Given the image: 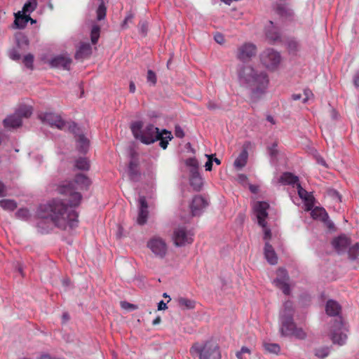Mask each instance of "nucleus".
Wrapping results in <instances>:
<instances>
[{
	"label": "nucleus",
	"instance_id": "1",
	"mask_svg": "<svg viewBox=\"0 0 359 359\" xmlns=\"http://www.w3.org/2000/svg\"><path fill=\"white\" fill-rule=\"evenodd\" d=\"M90 184V179L85 175H76L74 181L62 184L57 189V193L65 198L53 199L41 205L38 210L39 216L42 219H49L62 230L76 228L79 215L72 208L78 206L82 198L77 190L88 189Z\"/></svg>",
	"mask_w": 359,
	"mask_h": 359
},
{
	"label": "nucleus",
	"instance_id": "2",
	"mask_svg": "<svg viewBox=\"0 0 359 359\" xmlns=\"http://www.w3.org/2000/svg\"><path fill=\"white\" fill-rule=\"evenodd\" d=\"M130 129L134 137L145 144H150L159 140V146L165 149L168 147L169 141L173 137L172 133L166 129L160 130L158 128L153 124H148L143 128L142 121H135L131 124Z\"/></svg>",
	"mask_w": 359,
	"mask_h": 359
},
{
	"label": "nucleus",
	"instance_id": "3",
	"mask_svg": "<svg viewBox=\"0 0 359 359\" xmlns=\"http://www.w3.org/2000/svg\"><path fill=\"white\" fill-rule=\"evenodd\" d=\"M238 77L242 83L249 87L254 95L263 93L269 84L267 74L258 72L251 66H243L238 72Z\"/></svg>",
	"mask_w": 359,
	"mask_h": 359
},
{
	"label": "nucleus",
	"instance_id": "4",
	"mask_svg": "<svg viewBox=\"0 0 359 359\" xmlns=\"http://www.w3.org/2000/svg\"><path fill=\"white\" fill-rule=\"evenodd\" d=\"M192 355H198L199 359H221L220 348L214 340L206 341L203 344L194 343L190 348Z\"/></svg>",
	"mask_w": 359,
	"mask_h": 359
},
{
	"label": "nucleus",
	"instance_id": "5",
	"mask_svg": "<svg viewBox=\"0 0 359 359\" xmlns=\"http://www.w3.org/2000/svg\"><path fill=\"white\" fill-rule=\"evenodd\" d=\"M39 117L43 123H46L60 130H68L74 134H76L79 131V128L74 122H65L58 114L46 112L40 114Z\"/></svg>",
	"mask_w": 359,
	"mask_h": 359
},
{
	"label": "nucleus",
	"instance_id": "6",
	"mask_svg": "<svg viewBox=\"0 0 359 359\" xmlns=\"http://www.w3.org/2000/svg\"><path fill=\"white\" fill-rule=\"evenodd\" d=\"M346 328L344 327L342 319L339 317L331 323L330 330L329 336L334 344L343 346L345 344L347 335L345 333Z\"/></svg>",
	"mask_w": 359,
	"mask_h": 359
},
{
	"label": "nucleus",
	"instance_id": "7",
	"mask_svg": "<svg viewBox=\"0 0 359 359\" xmlns=\"http://www.w3.org/2000/svg\"><path fill=\"white\" fill-rule=\"evenodd\" d=\"M260 60L267 69L273 70L279 65L281 57L278 52L268 48L261 53Z\"/></svg>",
	"mask_w": 359,
	"mask_h": 359
},
{
	"label": "nucleus",
	"instance_id": "8",
	"mask_svg": "<svg viewBox=\"0 0 359 359\" xmlns=\"http://www.w3.org/2000/svg\"><path fill=\"white\" fill-rule=\"evenodd\" d=\"M147 248L158 258L163 259L168 252V246L164 239L159 236L151 238L147 244Z\"/></svg>",
	"mask_w": 359,
	"mask_h": 359
},
{
	"label": "nucleus",
	"instance_id": "9",
	"mask_svg": "<svg viewBox=\"0 0 359 359\" xmlns=\"http://www.w3.org/2000/svg\"><path fill=\"white\" fill-rule=\"evenodd\" d=\"M174 244L177 247L184 246L194 241L193 233L187 231L185 227L180 226L175 229L172 235Z\"/></svg>",
	"mask_w": 359,
	"mask_h": 359
},
{
	"label": "nucleus",
	"instance_id": "10",
	"mask_svg": "<svg viewBox=\"0 0 359 359\" xmlns=\"http://www.w3.org/2000/svg\"><path fill=\"white\" fill-rule=\"evenodd\" d=\"M257 47L252 43H245L240 46L236 51L237 58L243 62L250 60L256 55Z\"/></svg>",
	"mask_w": 359,
	"mask_h": 359
},
{
	"label": "nucleus",
	"instance_id": "11",
	"mask_svg": "<svg viewBox=\"0 0 359 359\" xmlns=\"http://www.w3.org/2000/svg\"><path fill=\"white\" fill-rule=\"evenodd\" d=\"M294 309L292 302L286 301L283 304V309L280 312L281 327H285L294 323L293 320Z\"/></svg>",
	"mask_w": 359,
	"mask_h": 359
},
{
	"label": "nucleus",
	"instance_id": "12",
	"mask_svg": "<svg viewBox=\"0 0 359 359\" xmlns=\"http://www.w3.org/2000/svg\"><path fill=\"white\" fill-rule=\"evenodd\" d=\"M288 280L289 276L286 270L284 269H279L277 271V278L274 280V283L276 287L280 289L286 295L290 294V292Z\"/></svg>",
	"mask_w": 359,
	"mask_h": 359
},
{
	"label": "nucleus",
	"instance_id": "13",
	"mask_svg": "<svg viewBox=\"0 0 359 359\" xmlns=\"http://www.w3.org/2000/svg\"><path fill=\"white\" fill-rule=\"evenodd\" d=\"M269 208V203L264 201H259L255 205L258 224L262 227H265L266 224L265 219L268 217L267 210Z\"/></svg>",
	"mask_w": 359,
	"mask_h": 359
},
{
	"label": "nucleus",
	"instance_id": "14",
	"mask_svg": "<svg viewBox=\"0 0 359 359\" xmlns=\"http://www.w3.org/2000/svg\"><path fill=\"white\" fill-rule=\"evenodd\" d=\"M280 332L283 336H294L299 339H304L306 337V332L302 329L297 327L294 323L285 327H280Z\"/></svg>",
	"mask_w": 359,
	"mask_h": 359
},
{
	"label": "nucleus",
	"instance_id": "15",
	"mask_svg": "<svg viewBox=\"0 0 359 359\" xmlns=\"http://www.w3.org/2000/svg\"><path fill=\"white\" fill-rule=\"evenodd\" d=\"M350 244V238L345 235H341L333 239L332 241L333 248L339 254L345 252Z\"/></svg>",
	"mask_w": 359,
	"mask_h": 359
},
{
	"label": "nucleus",
	"instance_id": "16",
	"mask_svg": "<svg viewBox=\"0 0 359 359\" xmlns=\"http://www.w3.org/2000/svg\"><path fill=\"white\" fill-rule=\"evenodd\" d=\"M208 205L206 200L201 196H196L190 205L191 211L193 216L200 215L201 210Z\"/></svg>",
	"mask_w": 359,
	"mask_h": 359
},
{
	"label": "nucleus",
	"instance_id": "17",
	"mask_svg": "<svg viewBox=\"0 0 359 359\" xmlns=\"http://www.w3.org/2000/svg\"><path fill=\"white\" fill-rule=\"evenodd\" d=\"M72 60L64 55L55 57L49 61L51 67L62 68L64 69H69Z\"/></svg>",
	"mask_w": 359,
	"mask_h": 359
},
{
	"label": "nucleus",
	"instance_id": "18",
	"mask_svg": "<svg viewBox=\"0 0 359 359\" xmlns=\"http://www.w3.org/2000/svg\"><path fill=\"white\" fill-rule=\"evenodd\" d=\"M264 256L270 264L275 265L278 263L277 255L271 244L266 242L264 246Z\"/></svg>",
	"mask_w": 359,
	"mask_h": 359
},
{
	"label": "nucleus",
	"instance_id": "19",
	"mask_svg": "<svg viewBox=\"0 0 359 359\" xmlns=\"http://www.w3.org/2000/svg\"><path fill=\"white\" fill-rule=\"evenodd\" d=\"M92 53V48L88 43L82 42L80 43L75 57L76 59H84L88 57Z\"/></svg>",
	"mask_w": 359,
	"mask_h": 359
},
{
	"label": "nucleus",
	"instance_id": "20",
	"mask_svg": "<svg viewBox=\"0 0 359 359\" xmlns=\"http://www.w3.org/2000/svg\"><path fill=\"white\" fill-rule=\"evenodd\" d=\"M190 184L195 191H200L203 186V179L198 171L190 172Z\"/></svg>",
	"mask_w": 359,
	"mask_h": 359
},
{
	"label": "nucleus",
	"instance_id": "21",
	"mask_svg": "<svg viewBox=\"0 0 359 359\" xmlns=\"http://www.w3.org/2000/svg\"><path fill=\"white\" fill-rule=\"evenodd\" d=\"M341 309V306L336 301L328 300L327 302L325 311L327 315L330 316H337L340 313Z\"/></svg>",
	"mask_w": 359,
	"mask_h": 359
},
{
	"label": "nucleus",
	"instance_id": "22",
	"mask_svg": "<svg viewBox=\"0 0 359 359\" xmlns=\"http://www.w3.org/2000/svg\"><path fill=\"white\" fill-rule=\"evenodd\" d=\"M4 124L6 128H17L22 125V119L15 112L14 114L5 118Z\"/></svg>",
	"mask_w": 359,
	"mask_h": 359
},
{
	"label": "nucleus",
	"instance_id": "23",
	"mask_svg": "<svg viewBox=\"0 0 359 359\" xmlns=\"http://www.w3.org/2000/svg\"><path fill=\"white\" fill-rule=\"evenodd\" d=\"M276 11L278 15L284 18H290L293 16L292 10L287 4H278Z\"/></svg>",
	"mask_w": 359,
	"mask_h": 359
},
{
	"label": "nucleus",
	"instance_id": "24",
	"mask_svg": "<svg viewBox=\"0 0 359 359\" xmlns=\"http://www.w3.org/2000/svg\"><path fill=\"white\" fill-rule=\"evenodd\" d=\"M31 20L29 15L26 13L19 12L15 15V24L20 29H23L27 23Z\"/></svg>",
	"mask_w": 359,
	"mask_h": 359
},
{
	"label": "nucleus",
	"instance_id": "25",
	"mask_svg": "<svg viewBox=\"0 0 359 359\" xmlns=\"http://www.w3.org/2000/svg\"><path fill=\"white\" fill-rule=\"evenodd\" d=\"M279 182L284 184H299L298 177L294 175L291 172H284L280 177Z\"/></svg>",
	"mask_w": 359,
	"mask_h": 359
},
{
	"label": "nucleus",
	"instance_id": "26",
	"mask_svg": "<svg viewBox=\"0 0 359 359\" xmlns=\"http://www.w3.org/2000/svg\"><path fill=\"white\" fill-rule=\"evenodd\" d=\"M271 27L267 28L266 35L269 40L271 42H275L279 40L280 35L276 27L273 26L272 21L269 22Z\"/></svg>",
	"mask_w": 359,
	"mask_h": 359
},
{
	"label": "nucleus",
	"instance_id": "27",
	"mask_svg": "<svg viewBox=\"0 0 359 359\" xmlns=\"http://www.w3.org/2000/svg\"><path fill=\"white\" fill-rule=\"evenodd\" d=\"M248 157V154L247 151H242L233 163L234 167L238 170L243 168L247 163Z\"/></svg>",
	"mask_w": 359,
	"mask_h": 359
},
{
	"label": "nucleus",
	"instance_id": "28",
	"mask_svg": "<svg viewBox=\"0 0 359 359\" xmlns=\"http://www.w3.org/2000/svg\"><path fill=\"white\" fill-rule=\"evenodd\" d=\"M128 175L131 180L137 181L140 175L138 165L134 161H130L128 166Z\"/></svg>",
	"mask_w": 359,
	"mask_h": 359
},
{
	"label": "nucleus",
	"instance_id": "29",
	"mask_svg": "<svg viewBox=\"0 0 359 359\" xmlns=\"http://www.w3.org/2000/svg\"><path fill=\"white\" fill-rule=\"evenodd\" d=\"M331 352V347L323 346L316 348L313 351L314 355L320 359H324L327 357Z\"/></svg>",
	"mask_w": 359,
	"mask_h": 359
},
{
	"label": "nucleus",
	"instance_id": "30",
	"mask_svg": "<svg viewBox=\"0 0 359 359\" xmlns=\"http://www.w3.org/2000/svg\"><path fill=\"white\" fill-rule=\"evenodd\" d=\"M311 215L314 219H319L323 222H326L329 218L328 214L324 208H316L311 212Z\"/></svg>",
	"mask_w": 359,
	"mask_h": 359
},
{
	"label": "nucleus",
	"instance_id": "31",
	"mask_svg": "<svg viewBox=\"0 0 359 359\" xmlns=\"http://www.w3.org/2000/svg\"><path fill=\"white\" fill-rule=\"evenodd\" d=\"M77 147L81 153H86L89 147V141L83 135H79L76 139Z\"/></svg>",
	"mask_w": 359,
	"mask_h": 359
},
{
	"label": "nucleus",
	"instance_id": "32",
	"mask_svg": "<svg viewBox=\"0 0 359 359\" xmlns=\"http://www.w3.org/2000/svg\"><path fill=\"white\" fill-rule=\"evenodd\" d=\"M348 257L353 262H356L357 266L359 265V244L355 243L348 250Z\"/></svg>",
	"mask_w": 359,
	"mask_h": 359
},
{
	"label": "nucleus",
	"instance_id": "33",
	"mask_svg": "<svg viewBox=\"0 0 359 359\" xmlns=\"http://www.w3.org/2000/svg\"><path fill=\"white\" fill-rule=\"evenodd\" d=\"M179 306L182 309H193L195 308V302L184 297H180L178 299Z\"/></svg>",
	"mask_w": 359,
	"mask_h": 359
},
{
	"label": "nucleus",
	"instance_id": "34",
	"mask_svg": "<svg viewBox=\"0 0 359 359\" xmlns=\"http://www.w3.org/2000/svg\"><path fill=\"white\" fill-rule=\"evenodd\" d=\"M75 167L81 170H88L90 168L89 161L86 158L80 157L76 161Z\"/></svg>",
	"mask_w": 359,
	"mask_h": 359
},
{
	"label": "nucleus",
	"instance_id": "35",
	"mask_svg": "<svg viewBox=\"0 0 359 359\" xmlns=\"http://www.w3.org/2000/svg\"><path fill=\"white\" fill-rule=\"evenodd\" d=\"M0 206L6 210H14L17 208V203L15 201L11 199L0 200Z\"/></svg>",
	"mask_w": 359,
	"mask_h": 359
},
{
	"label": "nucleus",
	"instance_id": "36",
	"mask_svg": "<svg viewBox=\"0 0 359 359\" xmlns=\"http://www.w3.org/2000/svg\"><path fill=\"white\" fill-rule=\"evenodd\" d=\"M16 113L18 114V116L22 118H29L32 114V107L29 106H22L20 107Z\"/></svg>",
	"mask_w": 359,
	"mask_h": 359
},
{
	"label": "nucleus",
	"instance_id": "37",
	"mask_svg": "<svg viewBox=\"0 0 359 359\" xmlns=\"http://www.w3.org/2000/svg\"><path fill=\"white\" fill-rule=\"evenodd\" d=\"M100 27L98 25H94L90 32V39L93 44H96L100 38Z\"/></svg>",
	"mask_w": 359,
	"mask_h": 359
},
{
	"label": "nucleus",
	"instance_id": "38",
	"mask_svg": "<svg viewBox=\"0 0 359 359\" xmlns=\"http://www.w3.org/2000/svg\"><path fill=\"white\" fill-rule=\"evenodd\" d=\"M149 212L148 210L140 209L137 222L140 225L144 224L148 218Z\"/></svg>",
	"mask_w": 359,
	"mask_h": 359
},
{
	"label": "nucleus",
	"instance_id": "39",
	"mask_svg": "<svg viewBox=\"0 0 359 359\" xmlns=\"http://www.w3.org/2000/svg\"><path fill=\"white\" fill-rule=\"evenodd\" d=\"M287 48L290 53L295 54L300 49V44L294 39H290L287 43Z\"/></svg>",
	"mask_w": 359,
	"mask_h": 359
},
{
	"label": "nucleus",
	"instance_id": "40",
	"mask_svg": "<svg viewBox=\"0 0 359 359\" xmlns=\"http://www.w3.org/2000/svg\"><path fill=\"white\" fill-rule=\"evenodd\" d=\"M185 163L190 167V172L198 171V162L196 158H189L186 160Z\"/></svg>",
	"mask_w": 359,
	"mask_h": 359
},
{
	"label": "nucleus",
	"instance_id": "41",
	"mask_svg": "<svg viewBox=\"0 0 359 359\" xmlns=\"http://www.w3.org/2000/svg\"><path fill=\"white\" fill-rule=\"evenodd\" d=\"M36 7H37V2L31 0V1H28L24 5V6L22 8V13H32L36 8Z\"/></svg>",
	"mask_w": 359,
	"mask_h": 359
},
{
	"label": "nucleus",
	"instance_id": "42",
	"mask_svg": "<svg viewBox=\"0 0 359 359\" xmlns=\"http://www.w3.org/2000/svg\"><path fill=\"white\" fill-rule=\"evenodd\" d=\"M22 62L27 68L32 70L34 69V55L31 53L26 55L23 58Z\"/></svg>",
	"mask_w": 359,
	"mask_h": 359
},
{
	"label": "nucleus",
	"instance_id": "43",
	"mask_svg": "<svg viewBox=\"0 0 359 359\" xmlns=\"http://www.w3.org/2000/svg\"><path fill=\"white\" fill-rule=\"evenodd\" d=\"M107 8L103 2H102L97 10V18L98 20H103L106 16Z\"/></svg>",
	"mask_w": 359,
	"mask_h": 359
},
{
	"label": "nucleus",
	"instance_id": "44",
	"mask_svg": "<svg viewBox=\"0 0 359 359\" xmlns=\"http://www.w3.org/2000/svg\"><path fill=\"white\" fill-rule=\"evenodd\" d=\"M297 189L298 191L299 196L305 201H309V194L306 190L302 187L301 184L299 183L297 185Z\"/></svg>",
	"mask_w": 359,
	"mask_h": 359
},
{
	"label": "nucleus",
	"instance_id": "45",
	"mask_svg": "<svg viewBox=\"0 0 359 359\" xmlns=\"http://www.w3.org/2000/svg\"><path fill=\"white\" fill-rule=\"evenodd\" d=\"M264 347L268 352L272 353H278L280 350V346L276 344H266Z\"/></svg>",
	"mask_w": 359,
	"mask_h": 359
},
{
	"label": "nucleus",
	"instance_id": "46",
	"mask_svg": "<svg viewBox=\"0 0 359 359\" xmlns=\"http://www.w3.org/2000/svg\"><path fill=\"white\" fill-rule=\"evenodd\" d=\"M147 79L148 82L151 83L152 85H155L157 81L156 75L152 70H148Z\"/></svg>",
	"mask_w": 359,
	"mask_h": 359
},
{
	"label": "nucleus",
	"instance_id": "47",
	"mask_svg": "<svg viewBox=\"0 0 359 359\" xmlns=\"http://www.w3.org/2000/svg\"><path fill=\"white\" fill-rule=\"evenodd\" d=\"M9 57H10L11 59H12L13 60H15V61H18L21 58L20 54L15 48H13V49L10 50V52H9Z\"/></svg>",
	"mask_w": 359,
	"mask_h": 359
},
{
	"label": "nucleus",
	"instance_id": "48",
	"mask_svg": "<svg viewBox=\"0 0 359 359\" xmlns=\"http://www.w3.org/2000/svg\"><path fill=\"white\" fill-rule=\"evenodd\" d=\"M16 215L20 218L25 219L29 216V212L27 209L21 208L18 210V212H16Z\"/></svg>",
	"mask_w": 359,
	"mask_h": 359
},
{
	"label": "nucleus",
	"instance_id": "49",
	"mask_svg": "<svg viewBox=\"0 0 359 359\" xmlns=\"http://www.w3.org/2000/svg\"><path fill=\"white\" fill-rule=\"evenodd\" d=\"M304 97L303 99V102L304 103H306L307 101H309L311 98L313 97V93H312V91L309 89V88H306L304 89Z\"/></svg>",
	"mask_w": 359,
	"mask_h": 359
},
{
	"label": "nucleus",
	"instance_id": "50",
	"mask_svg": "<svg viewBox=\"0 0 359 359\" xmlns=\"http://www.w3.org/2000/svg\"><path fill=\"white\" fill-rule=\"evenodd\" d=\"M208 157V161L205 163V170L208 171L212 170V156L213 155H205Z\"/></svg>",
	"mask_w": 359,
	"mask_h": 359
},
{
	"label": "nucleus",
	"instance_id": "51",
	"mask_svg": "<svg viewBox=\"0 0 359 359\" xmlns=\"http://www.w3.org/2000/svg\"><path fill=\"white\" fill-rule=\"evenodd\" d=\"M140 209L147 210L148 205L144 196H140L139 198Z\"/></svg>",
	"mask_w": 359,
	"mask_h": 359
},
{
	"label": "nucleus",
	"instance_id": "52",
	"mask_svg": "<svg viewBox=\"0 0 359 359\" xmlns=\"http://www.w3.org/2000/svg\"><path fill=\"white\" fill-rule=\"evenodd\" d=\"M175 135L178 138H183L184 137L183 129L179 126H175Z\"/></svg>",
	"mask_w": 359,
	"mask_h": 359
},
{
	"label": "nucleus",
	"instance_id": "53",
	"mask_svg": "<svg viewBox=\"0 0 359 359\" xmlns=\"http://www.w3.org/2000/svg\"><path fill=\"white\" fill-rule=\"evenodd\" d=\"M214 38L215 41L219 44H222L224 42V36L220 33H217Z\"/></svg>",
	"mask_w": 359,
	"mask_h": 359
},
{
	"label": "nucleus",
	"instance_id": "54",
	"mask_svg": "<svg viewBox=\"0 0 359 359\" xmlns=\"http://www.w3.org/2000/svg\"><path fill=\"white\" fill-rule=\"evenodd\" d=\"M264 229V239L265 241H268L271 238V230L269 229H267L265 227H263Z\"/></svg>",
	"mask_w": 359,
	"mask_h": 359
},
{
	"label": "nucleus",
	"instance_id": "55",
	"mask_svg": "<svg viewBox=\"0 0 359 359\" xmlns=\"http://www.w3.org/2000/svg\"><path fill=\"white\" fill-rule=\"evenodd\" d=\"M6 187L4 184L0 182V197L6 196Z\"/></svg>",
	"mask_w": 359,
	"mask_h": 359
},
{
	"label": "nucleus",
	"instance_id": "56",
	"mask_svg": "<svg viewBox=\"0 0 359 359\" xmlns=\"http://www.w3.org/2000/svg\"><path fill=\"white\" fill-rule=\"evenodd\" d=\"M207 107H208V109H209L210 110H214V109H217L219 108L217 104L212 101H210L208 102Z\"/></svg>",
	"mask_w": 359,
	"mask_h": 359
},
{
	"label": "nucleus",
	"instance_id": "57",
	"mask_svg": "<svg viewBox=\"0 0 359 359\" xmlns=\"http://www.w3.org/2000/svg\"><path fill=\"white\" fill-rule=\"evenodd\" d=\"M276 144H273L271 148L269 149V153L271 156H275L277 154V150L276 149Z\"/></svg>",
	"mask_w": 359,
	"mask_h": 359
},
{
	"label": "nucleus",
	"instance_id": "58",
	"mask_svg": "<svg viewBox=\"0 0 359 359\" xmlns=\"http://www.w3.org/2000/svg\"><path fill=\"white\" fill-rule=\"evenodd\" d=\"M167 309L166 304L161 300L158 304V310H165Z\"/></svg>",
	"mask_w": 359,
	"mask_h": 359
},
{
	"label": "nucleus",
	"instance_id": "59",
	"mask_svg": "<svg viewBox=\"0 0 359 359\" xmlns=\"http://www.w3.org/2000/svg\"><path fill=\"white\" fill-rule=\"evenodd\" d=\"M24 43L25 44L26 46H28L29 45V40L27 39V36H23L19 41H18V44L20 45V43Z\"/></svg>",
	"mask_w": 359,
	"mask_h": 359
},
{
	"label": "nucleus",
	"instance_id": "60",
	"mask_svg": "<svg viewBox=\"0 0 359 359\" xmlns=\"http://www.w3.org/2000/svg\"><path fill=\"white\" fill-rule=\"evenodd\" d=\"M241 351V353H243V355L245 354V353H248L249 355L251 354V351L250 348H248V347L246 346H243L241 348V349L239 351Z\"/></svg>",
	"mask_w": 359,
	"mask_h": 359
},
{
	"label": "nucleus",
	"instance_id": "61",
	"mask_svg": "<svg viewBox=\"0 0 359 359\" xmlns=\"http://www.w3.org/2000/svg\"><path fill=\"white\" fill-rule=\"evenodd\" d=\"M129 90L132 93H135V85L133 81H130V83Z\"/></svg>",
	"mask_w": 359,
	"mask_h": 359
},
{
	"label": "nucleus",
	"instance_id": "62",
	"mask_svg": "<svg viewBox=\"0 0 359 359\" xmlns=\"http://www.w3.org/2000/svg\"><path fill=\"white\" fill-rule=\"evenodd\" d=\"M140 29H141V32L144 34H146L147 32V25L145 22H142L140 24Z\"/></svg>",
	"mask_w": 359,
	"mask_h": 359
},
{
	"label": "nucleus",
	"instance_id": "63",
	"mask_svg": "<svg viewBox=\"0 0 359 359\" xmlns=\"http://www.w3.org/2000/svg\"><path fill=\"white\" fill-rule=\"evenodd\" d=\"M353 83L356 87H359V74L355 75L353 79Z\"/></svg>",
	"mask_w": 359,
	"mask_h": 359
},
{
	"label": "nucleus",
	"instance_id": "64",
	"mask_svg": "<svg viewBox=\"0 0 359 359\" xmlns=\"http://www.w3.org/2000/svg\"><path fill=\"white\" fill-rule=\"evenodd\" d=\"M236 356L238 359H246L244 356H243V354L241 353V351H237L236 353Z\"/></svg>",
	"mask_w": 359,
	"mask_h": 359
}]
</instances>
